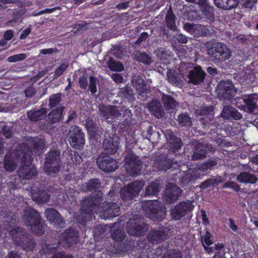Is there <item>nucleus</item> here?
Masks as SVG:
<instances>
[{
  "label": "nucleus",
  "mask_w": 258,
  "mask_h": 258,
  "mask_svg": "<svg viewBox=\"0 0 258 258\" xmlns=\"http://www.w3.org/2000/svg\"><path fill=\"white\" fill-rule=\"evenodd\" d=\"M61 163L60 152L56 149H50L45 156L44 173L51 177L55 176L60 170Z\"/></svg>",
  "instance_id": "3"
},
{
  "label": "nucleus",
  "mask_w": 258,
  "mask_h": 258,
  "mask_svg": "<svg viewBox=\"0 0 258 258\" xmlns=\"http://www.w3.org/2000/svg\"><path fill=\"white\" fill-rule=\"evenodd\" d=\"M142 207L146 212L155 218H157L158 213L162 209L161 203L157 200L146 201L142 204Z\"/></svg>",
  "instance_id": "29"
},
{
  "label": "nucleus",
  "mask_w": 258,
  "mask_h": 258,
  "mask_svg": "<svg viewBox=\"0 0 258 258\" xmlns=\"http://www.w3.org/2000/svg\"><path fill=\"white\" fill-rule=\"evenodd\" d=\"M218 183L217 179L210 178L202 182L200 185V187L202 189H206L211 186H215Z\"/></svg>",
  "instance_id": "52"
},
{
  "label": "nucleus",
  "mask_w": 258,
  "mask_h": 258,
  "mask_svg": "<svg viewBox=\"0 0 258 258\" xmlns=\"http://www.w3.org/2000/svg\"><path fill=\"white\" fill-rule=\"evenodd\" d=\"M10 234L15 243L24 250L32 252L36 246L33 237L25 232L22 227L14 226L10 230Z\"/></svg>",
  "instance_id": "2"
},
{
  "label": "nucleus",
  "mask_w": 258,
  "mask_h": 258,
  "mask_svg": "<svg viewBox=\"0 0 258 258\" xmlns=\"http://www.w3.org/2000/svg\"><path fill=\"white\" fill-rule=\"evenodd\" d=\"M165 24L167 27L170 30H176L175 25V16L172 11L170 9L168 11L165 19Z\"/></svg>",
  "instance_id": "41"
},
{
  "label": "nucleus",
  "mask_w": 258,
  "mask_h": 258,
  "mask_svg": "<svg viewBox=\"0 0 258 258\" xmlns=\"http://www.w3.org/2000/svg\"><path fill=\"white\" fill-rule=\"evenodd\" d=\"M79 237V232L73 228H69L60 234L57 244L70 248L78 242Z\"/></svg>",
  "instance_id": "12"
},
{
  "label": "nucleus",
  "mask_w": 258,
  "mask_h": 258,
  "mask_svg": "<svg viewBox=\"0 0 258 258\" xmlns=\"http://www.w3.org/2000/svg\"><path fill=\"white\" fill-rule=\"evenodd\" d=\"M26 57L25 53H19L9 56L8 58V61L10 62H17L25 59Z\"/></svg>",
  "instance_id": "59"
},
{
  "label": "nucleus",
  "mask_w": 258,
  "mask_h": 258,
  "mask_svg": "<svg viewBox=\"0 0 258 258\" xmlns=\"http://www.w3.org/2000/svg\"><path fill=\"white\" fill-rule=\"evenodd\" d=\"M148 228V225L141 223L135 220L130 219L126 224V230L128 234L133 236H141L144 234Z\"/></svg>",
  "instance_id": "17"
},
{
  "label": "nucleus",
  "mask_w": 258,
  "mask_h": 258,
  "mask_svg": "<svg viewBox=\"0 0 258 258\" xmlns=\"http://www.w3.org/2000/svg\"><path fill=\"white\" fill-rule=\"evenodd\" d=\"M38 143L34 139H30L25 142L19 144L14 152L16 158L21 162L30 163L33 161L31 154L38 147Z\"/></svg>",
  "instance_id": "5"
},
{
  "label": "nucleus",
  "mask_w": 258,
  "mask_h": 258,
  "mask_svg": "<svg viewBox=\"0 0 258 258\" xmlns=\"http://www.w3.org/2000/svg\"><path fill=\"white\" fill-rule=\"evenodd\" d=\"M103 201L101 192H98L93 196L85 197L81 203L80 213L83 214L92 215L96 207Z\"/></svg>",
  "instance_id": "8"
},
{
  "label": "nucleus",
  "mask_w": 258,
  "mask_h": 258,
  "mask_svg": "<svg viewBox=\"0 0 258 258\" xmlns=\"http://www.w3.org/2000/svg\"><path fill=\"white\" fill-rule=\"evenodd\" d=\"M221 116L229 120H238L242 118L241 113L235 108L229 105L224 106L221 112Z\"/></svg>",
  "instance_id": "27"
},
{
  "label": "nucleus",
  "mask_w": 258,
  "mask_h": 258,
  "mask_svg": "<svg viewBox=\"0 0 258 258\" xmlns=\"http://www.w3.org/2000/svg\"><path fill=\"white\" fill-rule=\"evenodd\" d=\"M176 157L168 154L160 155L156 162V165L159 170L166 171L169 169H175L178 166L175 160Z\"/></svg>",
  "instance_id": "15"
},
{
  "label": "nucleus",
  "mask_w": 258,
  "mask_h": 258,
  "mask_svg": "<svg viewBox=\"0 0 258 258\" xmlns=\"http://www.w3.org/2000/svg\"><path fill=\"white\" fill-rule=\"evenodd\" d=\"M125 234L122 229L117 228L111 232L112 238L117 242H122L124 239Z\"/></svg>",
  "instance_id": "49"
},
{
  "label": "nucleus",
  "mask_w": 258,
  "mask_h": 258,
  "mask_svg": "<svg viewBox=\"0 0 258 258\" xmlns=\"http://www.w3.org/2000/svg\"><path fill=\"white\" fill-rule=\"evenodd\" d=\"M206 155L207 150L204 145L202 143H198L192 150L191 159L194 161L202 160L206 158Z\"/></svg>",
  "instance_id": "33"
},
{
  "label": "nucleus",
  "mask_w": 258,
  "mask_h": 258,
  "mask_svg": "<svg viewBox=\"0 0 258 258\" xmlns=\"http://www.w3.org/2000/svg\"><path fill=\"white\" fill-rule=\"evenodd\" d=\"M176 142L172 143L171 144L168 145L169 148L167 153L177 157L178 155H180L179 151L181 150L183 146V143L181 139H176Z\"/></svg>",
  "instance_id": "39"
},
{
  "label": "nucleus",
  "mask_w": 258,
  "mask_h": 258,
  "mask_svg": "<svg viewBox=\"0 0 258 258\" xmlns=\"http://www.w3.org/2000/svg\"><path fill=\"white\" fill-rule=\"evenodd\" d=\"M7 181H8L7 183L8 185L9 188L10 189H15L18 186L19 179H17L16 177H12Z\"/></svg>",
  "instance_id": "62"
},
{
  "label": "nucleus",
  "mask_w": 258,
  "mask_h": 258,
  "mask_svg": "<svg viewBox=\"0 0 258 258\" xmlns=\"http://www.w3.org/2000/svg\"><path fill=\"white\" fill-rule=\"evenodd\" d=\"M4 166L7 171H14L17 166L14 158L11 155H6L4 159Z\"/></svg>",
  "instance_id": "44"
},
{
  "label": "nucleus",
  "mask_w": 258,
  "mask_h": 258,
  "mask_svg": "<svg viewBox=\"0 0 258 258\" xmlns=\"http://www.w3.org/2000/svg\"><path fill=\"white\" fill-rule=\"evenodd\" d=\"M25 10L22 9H19L14 11L12 14V20H10L9 22H21L23 19V16L25 14Z\"/></svg>",
  "instance_id": "51"
},
{
  "label": "nucleus",
  "mask_w": 258,
  "mask_h": 258,
  "mask_svg": "<svg viewBox=\"0 0 258 258\" xmlns=\"http://www.w3.org/2000/svg\"><path fill=\"white\" fill-rule=\"evenodd\" d=\"M236 92L237 89L231 81H222L217 86V92L220 99L230 100Z\"/></svg>",
  "instance_id": "13"
},
{
  "label": "nucleus",
  "mask_w": 258,
  "mask_h": 258,
  "mask_svg": "<svg viewBox=\"0 0 258 258\" xmlns=\"http://www.w3.org/2000/svg\"><path fill=\"white\" fill-rule=\"evenodd\" d=\"M148 108L150 112L156 117L160 118L163 117L164 111L159 101L153 100L148 104Z\"/></svg>",
  "instance_id": "31"
},
{
  "label": "nucleus",
  "mask_w": 258,
  "mask_h": 258,
  "mask_svg": "<svg viewBox=\"0 0 258 258\" xmlns=\"http://www.w3.org/2000/svg\"><path fill=\"white\" fill-rule=\"evenodd\" d=\"M206 76V74L202 67L196 65L188 72V83L194 85H200L204 81Z\"/></svg>",
  "instance_id": "22"
},
{
  "label": "nucleus",
  "mask_w": 258,
  "mask_h": 258,
  "mask_svg": "<svg viewBox=\"0 0 258 258\" xmlns=\"http://www.w3.org/2000/svg\"><path fill=\"white\" fill-rule=\"evenodd\" d=\"M207 28L203 25L196 24L192 34L197 36H204L207 35Z\"/></svg>",
  "instance_id": "53"
},
{
  "label": "nucleus",
  "mask_w": 258,
  "mask_h": 258,
  "mask_svg": "<svg viewBox=\"0 0 258 258\" xmlns=\"http://www.w3.org/2000/svg\"><path fill=\"white\" fill-rule=\"evenodd\" d=\"M89 84L88 85L89 90L92 95H95L97 92V84L98 82L97 77L93 76H90L89 77Z\"/></svg>",
  "instance_id": "54"
},
{
  "label": "nucleus",
  "mask_w": 258,
  "mask_h": 258,
  "mask_svg": "<svg viewBox=\"0 0 258 258\" xmlns=\"http://www.w3.org/2000/svg\"><path fill=\"white\" fill-rule=\"evenodd\" d=\"M30 163L21 162L23 163L18 169V175L20 179H30L34 178L38 174L36 167Z\"/></svg>",
  "instance_id": "18"
},
{
  "label": "nucleus",
  "mask_w": 258,
  "mask_h": 258,
  "mask_svg": "<svg viewBox=\"0 0 258 258\" xmlns=\"http://www.w3.org/2000/svg\"><path fill=\"white\" fill-rule=\"evenodd\" d=\"M119 138L116 135H112L106 138L103 142V148L104 152L108 154H114L117 151L119 145Z\"/></svg>",
  "instance_id": "24"
},
{
  "label": "nucleus",
  "mask_w": 258,
  "mask_h": 258,
  "mask_svg": "<svg viewBox=\"0 0 258 258\" xmlns=\"http://www.w3.org/2000/svg\"><path fill=\"white\" fill-rule=\"evenodd\" d=\"M204 130L205 134L213 135L218 133L220 124L214 118H208L207 117H201L199 118V123Z\"/></svg>",
  "instance_id": "20"
},
{
  "label": "nucleus",
  "mask_w": 258,
  "mask_h": 258,
  "mask_svg": "<svg viewBox=\"0 0 258 258\" xmlns=\"http://www.w3.org/2000/svg\"><path fill=\"white\" fill-rule=\"evenodd\" d=\"M2 133L3 135L7 139H10L13 136V133L11 128L6 125L2 127Z\"/></svg>",
  "instance_id": "64"
},
{
  "label": "nucleus",
  "mask_w": 258,
  "mask_h": 258,
  "mask_svg": "<svg viewBox=\"0 0 258 258\" xmlns=\"http://www.w3.org/2000/svg\"><path fill=\"white\" fill-rule=\"evenodd\" d=\"M235 105L245 112L256 113L258 112V94L253 93L237 98Z\"/></svg>",
  "instance_id": "6"
},
{
  "label": "nucleus",
  "mask_w": 258,
  "mask_h": 258,
  "mask_svg": "<svg viewBox=\"0 0 258 258\" xmlns=\"http://www.w3.org/2000/svg\"><path fill=\"white\" fill-rule=\"evenodd\" d=\"M164 136L166 139L168 145L176 142V139H180L177 137L175 132L170 130H166L164 133Z\"/></svg>",
  "instance_id": "50"
},
{
  "label": "nucleus",
  "mask_w": 258,
  "mask_h": 258,
  "mask_svg": "<svg viewBox=\"0 0 258 258\" xmlns=\"http://www.w3.org/2000/svg\"><path fill=\"white\" fill-rule=\"evenodd\" d=\"M136 241L132 237H127L123 243H119L117 248V250L121 253H128L135 247Z\"/></svg>",
  "instance_id": "34"
},
{
  "label": "nucleus",
  "mask_w": 258,
  "mask_h": 258,
  "mask_svg": "<svg viewBox=\"0 0 258 258\" xmlns=\"http://www.w3.org/2000/svg\"><path fill=\"white\" fill-rule=\"evenodd\" d=\"M181 192V189L177 185L170 183L165 188L164 199L167 203L171 204L178 200Z\"/></svg>",
  "instance_id": "23"
},
{
  "label": "nucleus",
  "mask_w": 258,
  "mask_h": 258,
  "mask_svg": "<svg viewBox=\"0 0 258 258\" xmlns=\"http://www.w3.org/2000/svg\"><path fill=\"white\" fill-rule=\"evenodd\" d=\"M79 84L81 89L86 90L88 87V79L87 77L83 75L79 79Z\"/></svg>",
  "instance_id": "63"
},
{
  "label": "nucleus",
  "mask_w": 258,
  "mask_h": 258,
  "mask_svg": "<svg viewBox=\"0 0 258 258\" xmlns=\"http://www.w3.org/2000/svg\"><path fill=\"white\" fill-rule=\"evenodd\" d=\"M124 160L126 170L130 172L131 175L135 176L140 173L142 161L132 150L126 151Z\"/></svg>",
  "instance_id": "9"
},
{
  "label": "nucleus",
  "mask_w": 258,
  "mask_h": 258,
  "mask_svg": "<svg viewBox=\"0 0 258 258\" xmlns=\"http://www.w3.org/2000/svg\"><path fill=\"white\" fill-rule=\"evenodd\" d=\"M138 61L141 62L145 64H150L152 62L151 58L146 53H141L136 55Z\"/></svg>",
  "instance_id": "55"
},
{
  "label": "nucleus",
  "mask_w": 258,
  "mask_h": 258,
  "mask_svg": "<svg viewBox=\"0 0 258 258\" xmlns=\"http://www.w3.org/2000/svg\"><path fill=\"white\" fill-rule=\"evenodd\" d=\"M49 106L51 108H55L60 104L61 100V93H57L52 94L49 98Z\"/></svg>",
  "instance_id": "48"
},
{
  "label": "nucleus",
  "mask_w": 258,
  "mask_h": 258,
  "mask_svg": "<svg viewBox=\"0 0 258 258\" xmlns=\"http://www.w3.org/2000/svg\"><path fill=\"white\" fill-rule=\"evenodd\" d=\"M160 134L158 132H155L151 136L145 137L153 144H157L160 139Z\"/></svg>",
  "instance_id": "61"
},
{
  "label": "nucleus",
  "mask_w": 258,
  "mask_h": 258,
  "mask_svg": "<svg viewBox=\"0 0 258 258\" xmlns=\"http://www.w3.org/2000/svg\"><path fill=\"white\" fill-rule=\"evenodd\" d=\"M22 220L24 224L29 227L30 231L37 236L44 233V223L39 213L33 208L27 207L24 210Z\"/></svg>",
  "instance_id": "1"
},
{
  "label": "nucleus",
  "mask_w": 258,
  "mask_h": 258,
  "mask_svg": "<svg viewBox=\"0 0 258 258\" xmlns=\"http://www.w3.org/2000/svg\"><path fill=\"white\" fill-rule=\"evenodd\" d=\"M162 101L166 110L175 109L177 104L174 98L169 95L163 94Z\"/></svg>",
  "instance_id": "38"
},
{
  "label": "nucleus",
  "mask_w": 258,
  "mask_h": 258,
  "mask_svg": "<svg viewBox=\"0 0 258 258\" xmlns=\"http://www.w3.org/2000/svg\"><path fill=\"white\" fill-rule=\"evenodd\" d=\"M203 15L206 17V18L209 20H214L215 15L214 14L213 9L211 7L206 6L202 10Z\"/></svg>",
  "instance_id": "58"
},
{
  "label": "nucleus",
  "mask_w": 258,
  "mask_h": 258,
  "mask_svg": "<svg viewBox=\"0 0 258 258\" xmlns=\"http://www.w3.org/2000/svg\"><path fill=\"white\" fill-rule=\"evenodd\" d=\"M134 83L137 90L139 92L143 93L147 92V84L141 77H137Z\"/></svg>",
  "instance_id": "47"
},
{
  "label": "nucleus",
  "mask_w": 258,
  "mask_h": 258,
  "mask_svg": "<svg viewBox=\"0 0 258 258\" xmlns=\"http://www.w3.org/2000/svg\"><path fill=\"white\" fill-rule=\"evenodd\" d=\"M147 238L151 243H158L166 240L168 237L167 231L165 228H159L157 229H152L148 235Z\"/></svg>",
  "instance_id": "25"
},
{
  "label": "nucleus",
  "mask_w": 258,
  "mask_h": 258,
  "mask_svg": "<svg viewBox=\"0 0 258 258\" xmlns=\"http://www.w3.org/2000/svg\"><path fill=\"white\" fill-rule=\"evenodd\" d=\"M198 171L193 168L179 172L177 175L178 178L177 183L182 187L191 185L196 182V180L200 178Z\"/></svg>",
  "instance_id": "16"
},
{
  "label": "nucleus",
  "mask_w": 258,
  "mask_h": 258,
  "mask_svg": "<svg viewBox=\"0 0 258 258\" xmlns=\"http://www.w3.org/2000/svg\"><path fill=\"white\" fill-rule=\"evenodd\" d=\"M44 214L47 220L55 227L62 228L64 226L65 220L56 210L53 208H47Z\"/></svg>",
  "instance_id": "21"
},
{
  "label": "nucleus",
  "mask_w": 258,
  "mask_h": 258,
  "mask_svg": "<svg viewBox=\"0 0 258 258\" xmlns=\"http://www.w3.org/2000/svg\"><path fill=\"white\" fill-rule=\"evenodd\" d=\"M71 146L75 149H82L85 143V135L79 126L72 125L68 134Z\"/></svg>",
  "instance_id": "10"
},
{
  "label": "nucleus",
  "mask_w": 258,
  "mask_h": 258,
  "mask_svg": "<svg viewBox=\"0 0 258 258\" xmlns=\"http://www.w3.org/2000/svg\"><path fill=\"white\" fill-rule=\"evenodd\" d=\"M104 219L115 217L119 215L120 206L114 202H105L100 206Z\"/></svg>",
  "instance_id": "19"
},
{
  "label": "nucleus",
  "mask_w": 258,
  "mask_h": 258,
  "mask_svg": "<svg viewBox=\"0 0 258 258\" xmlns=\"http://www.w3.org/2000/svg\"><path fill=\"white\" fill-rule=\"evenodd\" d=\"M101 183L98 178H92L82 185L81 190L83 192L92 191L98 189Z\"/></svg>",
  "instance_id": "35"
},
{
  "label": "nucleus",
  "mask_w": 258,
  "mask_h": 258,
  "mask_svg": "<svg viewBox=\"0 0 258 258\" xmlns=\"http://www.w3.org/2000/svg\"><path fill=\"white\" fill-rule=\"evenodd\" d=\"M223 188H231L235 190V191H238L240 190V186L236 183L235 182L233 181H227L225 182L222 186Z\"/></svg>",
  "instance_id": "60"
},
{
  "label": "nucleus",
  "mask_w": 258,
  "mask_h": 258,
  "mask_svg": "<svg viewBox=\"0 0 258 258\" xmlns=\"http://www.w3.org/2000/svg\"><path fill=\"white\" fill-rule=\"evenodd\" d=\"M134 95L133 90L128 86L119 88L118 93V97H121L122 99H126L128 101L133 100Z\"/></svg>",
  "instance_id": "40"
},
{
  "label": "nucleus",
  "mask_w": 258,
  "mask_h": 258,
  "mask_svg": "<svg viewBox=\"0 0 258 258\" xmlns=\"http://www.w3.org/2000/svg\"><path fill=\"white\" fill-rule=\"evenodd\" d=\"M58 245L45 244L44 245V248L46 249L45 253H52V258H73L72 254L67 253Z\"/></svg>",
  "instance_id": "28"
},
{
  "label": "nucleus",
  "mask_w": 258,
  "mask_h": 258,
  "mask_svg": "<svg viewBox=\"0 0 258 258\" xmlns=\"http://www.w3.org/2000/svg\"><path fill=\"white\" fill-rule=\"evenodd\" d=\"M99 110L104 119L110 124H112L116 117L120 115V113L115 106H103Z\"/></svg>",
  "instance_id": "26"
},
{
  "label": "nucleus",
  "mask_w": 258,
  "mask_h": 258,
  "mask_svg": "<svg viewBox=\"0 0 258 258\" xmlns=\"http://www.w3.org/2000/svg\"><path fill=\"white\" fill-rule=\"evenodd\" d=\"M69 66L68 62H64L62 63L58 67H57L55 71L54 76L55 78H57L63 74L64 72L68 69Z\"/></svg>",
  "instance_id": "57"
},
{
  "label": "nucleus",
  "mask_w": 258,
  "mask_h": 258,
  "mask_svg": "<svg viewBox=\"0 0 258 258\" xmlns=\"http://www.w3.org/2000/svg\"><path fill=\"white\" fill-rule=\"evenodd\" d=\"M161 187L159 182H152L146 187L145 196H157L158 195Z\"/></svg>",
  "instance_id": "43"
},
{
  "label": "nucleus",
  "mask_w": 258,
  "mask_h": 258,
  "mask_svg": "<svg viewBox=\"0 0 258 258\" xmlns=\"http://www.w3.org/2000/svg\"><path fill=\"white\" fill-rule=\"evenodd\" d=\"M27 113L28 119L30 121L36 122L45 118L47 109L44 107H42L38 110L31 109L27 111Z\"/></svg>",
  "instance_id": "32"
},
{
  "label": "nucleus",
  "mask_w": 258,
  "mask_h": 258,
  "mask_svg": "<svg viewBox=\"0 0 258 258\" xmlns=\"http://www.w3.org/2000/svg\"><path fill=\"white\" fill-rule=\"evenodd\" d=\"M143 180H136L122 187L120 191V196L124 202L132 200L137 196L144 186Z\"/></svg>",
  "instance_id": "7"
},
{
  "label": "nucleus",
  "mask_w": 258,
  "mask_h": 258,
  "mask_svg": "<svg viewBox=\"0 0 258 258\" xmlns=\"http://www.w3.org/2000/svg\"><path fill=\"white\" fill-rule=\"evenodd\" d=\"M110 69L113 71L121 72L124 70L123 66L119 62L111 60L108 63Z\"/></svg>",
  "instance_id": "56"
},
{
  "label": "nucleus",
  "mask_w": 258,
  "mask_h": 258,
  "mask_svg": "<svg viewBox=\"0 0 258 258\" xmlns=\"http://www.w3.org/2000/svg\"><path fill=\"white\" fill-rule=\"evenodd\" d=\"M31 195L33 200L38 204H45L50 198V195L46 190L39 188L33 189Z\"/></svg>",
  "instance_id": "30"
},
{
  "label": "nucleus",
  "mask_w": 258,
  "mask_h": 258,
  "mask_svg": "<svg viewBox=\"0 0 258 258\" xmlns=\"http://www.w3.org/2000/svg\"><path fill=\"white\" fill-rule=\"evenodd\" d=\"M237 180L241 183L254 184L257 181V178L254 175L248 172H241L237 177Z\"/></svg>",
  "instance_id": "36"
},
{
  "label": "nucleus",
  "mask_w": 258,
  "mask_h": 258,
  "mask_svg": "<svg viewBox=\"0 0 258 258\" xmlns=\"http://www.w3.org/2000/svg\"><path fill=\"white\" fill-rule=\"evenodd\" d=\"M205 47L208 55L214 60L222 62L228 59L231 56V51L223 43L208 42Z\"/></svg>",
  "instance_id": "4"
},
{
  "label": "nucleus",
  "mask_w": 258,
  "mask_h": 258,
  "mask_svg": "<svg viewBox=\"0 0 258 258\" xmlns=\"http://www.w3.org/2000/svg\"><path fill=\"white\" fill-rule=\"evenodd\" d=\"M64 107L61 106L52 110L48 115V118L51 123H55L58 122L62 116Z\"/></svg>",
  "instance_id": "37"
},
{
  "label": "nucleus",
  "mask_w": 258,
  "mask_h": 258,
  "mask_svg": "<svg viewBox=\"0 0 258 258\" xmlns=\"http://www.w3.org/2000/svg\"><path fill=\"white\" fill-rule=\"evenodd\" d=\"M178 122L180 126L190 127L191 126V119L187 113H181L178 116Z\"/></svg>",
  "instance_id": "46"
},
{
  "label": "nucleus",
  "mask_w": 258,
  "mask_h": 258,
  "mask_svg": "<svg viewBox=\"0 0 258 258\" xmlns=\"http://www.w3.org/2000/svg\"><path fill=\"white\" fill-rule=\"evenodd\" d=\"M85 124L89 135L92 138L96 137L98 131V126L96 123L91 119L87 121Z\"/></svg>",
  "instance_id": "45"
},
{
  "label": "nucleus",
  "mask_w": 258,
  "mask_h": 258,
  "mask_svg": "<svg viewBox=\"0 0 258 258\" xmlns=\"http://www.w3.org/2000/svg\"><path fill=\"white\" fill-rule=\"evenodd\" d=\"M96 163L99 168L106 173L112 172L118 168L116 160L109 155H100L97 158Z\"/></svg>",
  "instance_id": "14"
},
{
  "label": "nucleus",
  "mask_w": 258,
  "mask_h": 258,
  "mask_svg": "<svg viewBox=\"0 0 258 258\" xmlns=\"http://www.w3.org/2000/svg\"><path fill=\"white\" fill-rule=\"evenodd\" d=\"M194 208L190 201H181L170 209V215L172 220L179 221L191 212Z\"/></svg>",
  "instance_id": "11"
},
{
  "label": "nucleus",
  "mask_w": 258,
  "mask_h": 258,
  "mask_svg": "<svg viewBox=\"0 0 258 258\" xmlns=\"http://www.w3.org/2000/svg\"><path fill=\"white\" fill-rule=\"evenodd\" d=\"M214 107L212 105L202 106L199 109L196 111L197 114L202 117H207L208 118H211L213 115Z\"/></svg>",
  "instance_id": "42"
}]
</instances>
